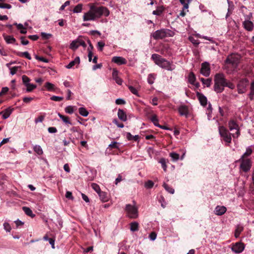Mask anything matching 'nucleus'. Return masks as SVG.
Wrapping results in <instances>:
<instances>
[{"label":"nucleus","instance_id":"69168bd1","mask_svg":"<svg viewBox=\"0 0 254 254\" xmlns=\"http://www.w3.org/2000/svg\"><path fill=\"white\" fill-rule=\"evenodd\" d=\"M8 91V88L7 87H2L0 92V96L6 93Z\"/></svg>","mask_w":254,"mask_h":254},{"label":"nucleus","instance_id":"9b49d317","mask_svg":"<svg viewBox=\"0 0 254 254\" xmlns=\"http://www.w3.org/2000/svg\"><path fill=\"white\" fill-rule=\"evenodd\" d=\"M252 17V13H250L246 17L245 20L243 23L244 28L249 31H251L254 29V24L250 20Z\"/></svg>","mask_w":254,"mask_h":254},{"label":"nucleus","instance_id":"e2e57ef3","mask_svg":"<svg viewBox=\"0 0 254 254\" xmlns=\"http://www.w3.org/2000/svg\"><path fill=\"white\" fill-rule=\"evenodd\" d=\"M44 119V116H40L38 118L35 119V123L37 124L38 123H41L43 121Z\"/></svg>","mask_w":254,"mask_h":254},{"label":"nucleus","instance_id":"a878e982","mask_svg":"<svg viewBox=\"0 0 254 254\" xmlns=\"http://www.w3.org/2000/svg\"><path fill=\"white\" fill-rule=\"evenodd\" d=\"M22 209L25 212V213L27 214L28 216H29L32 218L35 217V215L33 213L32 211L31 210L30 208L24 206L22 207Z\"/></svg>","mask_w":254,"mask_h":254},{"label":"nucleus","instance_id":"f257e3e1","mask_svg":"<svg viewBox=\"0 0 254 254\" xmlns=\"http://www.w3.org/2000/svg\"><path fill=\"white\" fill-rule=\"evenodd\" d=\"M89 7V10L83 15L84 21H95L102 16L107 17L110 15V11L106 7L98 6L96 3H90Z\"/></svg>","mask_w":254,"mask_h":254},{"label":"nucleus","instance_id":"dca6fc26","mask_svg":"<svg viewBox=\"0 0 254 254\" xmlns=\"http://www.w3.org/2000/svg\"><path fill=\"white\" fill-rule=\"evenodd\" d=\"M196 96L198 98L200 104L203 106H205L207 103V100L206 97L201 93L197 92Z\"/></svg>","mask_w":254,"mask_h":254},{"label":"nucleus","instance_id":"2eb2a0df","mask_svg":"<svg viewBox=\"0 0 254 254\" xmlns=\"http://www.w3.org/2000/svg\"><path fill=\"white\" fill-rule=\"evenodd\" d=\"M112 62L118 65L125 64H127V60L122 57L115 56L113 57Z\"/></svg>","mask_w":254,"mask_h":254},{"label":"nucleus","instance_id":"f704fd0d","mask_svg":"<svg viewBox=\"0 0 254 254\" xmlns=\"http://www.w3.org/2000/svg\"><path fill=\"white\" fill-rule=\"evenodd\" d=\"M14 24L17 26V29L20 30L21 33H22V34H26V33L27 30H26V28L24 27L23 25L22 24L15 23Z\"/></svg>","mask_w":254,"mask_h":254},{"label":"nucleus","instance_id":"c9c22d12","mask_svg":"<svg viewBox=\"0 0 254 254\" xmlns=\"http://www.w3.org/2000/svg\"><path fill=\"white\" fill-rule=\"evenodd\" d=\"M163 187L165 190L167 191L168 192L170 193L171 194H173L174 193V189L172 188L171 187L169 186L167 184L164 183Z\"/></svg>","mask_w":254,"mask_h":254},{"label":"nucleus","instance_id":"58836bf2","mask_svg":"<svg viewBox=\"0 0 254 254\" xmlns=\"http://www.w3.org/2000/svg\"><path fill=\"white\" fill-rule=\"evenodd\" d=\"M170 156L172 158L173 161H176L179 160L180 156L179 154L177 153L172 152L170 153Z\"/></svg>","mask_w":254,"mask_h":254},{"label":"nucleus","instance_id":"ddd939ff","mask_svg":"<svg viewBox=\"0 0 254 254\" xmlns=\"http://www.w3.org/2000/svg\"><path fill=\"white\" fill-rule=\"evenodd\" d=\"M244 248V245L243 243L238 242L233 245L231 250L235 253L239 254L243 251Z\"/></svg>","mask_w":254,"mask_h":254},{"label":"nucleus","instance_id":"79ce46f5","mask_svg":"<svg viewBox=\"0 0 254 254\" xmlns=\"http://www.w3.org/2000/svg\"><path fill=\"white\" fill-rule=\"evenodd\" d=\"M181 3L183 5L184 9H188L190 0H179Z\"/></svg>","mask_w":254,"mask_h":254},{"label":"nucleus","instance_id":"393cba45","mask_svg":"<svg viewBox=\"0 0 254 254\" xmlns=\"http://www.w3.org/2000/svg\"><path fill=\"white\" fill-rule=\"evenodd\" d=\"M3 37L7 44H13L16 41L15 39L12 36L3 35Z\"/></svg>","mask_w":254,"mask_h":254},{"label":"nucleus","instance_id":"09e8293b","mask_svg":"<svg viewBox=\"0 0 254 254\" xmlns=\"http://www.w3.org/2000/svg\"><path fill=\"white\" fill-rule=\"evenodd\" d=\"M22 81H23V83L24 84V85H26L30 83V79L27 76H26L25 75H23L22 76Z\"/></svg>","mask_w":254,"mask_h":254},{"label":"nucleus","instance_id":"680f3d73","mask_svg":"<svg viewBox=\"0 0 254 254\" xmlns=\"http://www.w3.org/2000/svg\"><path fill=\"white\" fill-rule=\"evenodd\" d=\"M113 123L116 125L118 127L120 128H123L124 127V125L122 123H119L117 119H114L113 121Z\"/></svg>","mask_w":254,"mask_h":254},{"label":"nucleus","instance_id":"a18cd8bd","mask_svg":"<svg viewBox=\"0 0 254 254\" xmlns=\"http://www.w3.org/2000/svg\"><path fill=\"white\" fill-rule=\"evenodd\" d=\"M91 187L98 194L101 191L99 186L96 184H92Z\"/></svg>","mask_w":254,"mask_h":254},{"label":"nucleus","instance_id":"052dcab7","mask_svg":"<svg viewBox=\"0 0 254 254\" xmlns=\"http://www.w3.org/2000/svg\"><path fill=\"white\" fill-rule=\"evenodd\" d=\"M51 99L54 101H61L63 100V97L57 96H53L51 98Z\"/></svg>","mask_w":254,"mask_h":254},{"label":"nucleus","instance_id":"bf43d9fd","mask_svg":"<svg viewBox=\"0 0 254 254\" xmlns=\"http://www.w3.org/2000/svg\"><path fill=\"white\" fill-rule=\"evenodd\" d=\"M105 46V43L102 41L98 42L97 47L100 51H102L103 49V47Z\"/></svg>","mask_w":254,"mask_h":254},{"label":"nucleus","instance_id":"4be33fe9","mask_svg":"<svg viewBox=\"0 0 254 254\" xmlns=\"http://www.w3.org/2000/svg\"><path fill=\"white\" fill-rule=\"evenodd\" d=\"M248 97L251 100H254V79L251 83L250 92L248 94Z\"/></svg>","mask_w":254,"mask_h":254},{"label":"nucleus","instance_id":"5fc2aeb1","mask_svg":"<svg viewBox=\"0 0 254 254\" xmlns=\"http://www.w3.org/2000/svg\"><path fill=\"white\" fill-rule=\"evenodd\" d=\"M11 5L8 3L0 2V8L10 9Z\"/></svg>","mask_w":254,"mask_h":254},{"label":"nucleus","instance_id":"c03bdc74","mask_svg":"<svg viewBox=\"0 0 254 254\" xmlns=\"http://www.w3.org/2000/svg\"><path fill=\"white\" fill-rule=\"evenodd\" d=\"M159 163L161 164L164 171H166L167 167L166 160L164 158H161L159 161Z\"/></svg>","mask_w":254,"mask_h":254},{"label":"nucleus","instance_id":"aec40b11","mask_svg":"<svg viewBox=\"0 0 254 254\" xmlns=\"http://www.w3.org/2000/svg\"><path fill=\"white\" fill-rule=\"evenodd\" d=\"M13 111V109L8 108L2 112L0 113V114H2V118L3 119H7L11 114Z\"/></svg>","mask_w":254,"mask_h":254},{"label":"nucleus","instance_id":"a19ab883","mask_svg":"<svg viewBox=\"0 0 254 254\" xmlns=\"http://www.w3.org/2000/svg\"><path fill=\"white\" fill-rule=\"evenodd\" d=\"M17 55L20 57H24L28 60H31V57L28 52H24L22 53H19Z\"/></svg>","mask_w":254,"mask_h":254},{"label":"nucleus","instance_id":"412c9836","mask_svg":"<svg viewBox=\"0 0 254 254\" xmlns=\"http://www.w3.org/2000/svg\"><path fill=\"white\" fill-rule=\"evenodd\" d=\"M80 63V59L79 57H76L74 60L71 61L67 65H66V67L67 68H71L75 64H78Z\"/></svg>","mask_w":254,"mask_h":254},{"label":"nucleus","instance_id":"3c124183","mask_svg":"<svg viewBox=\"0 0 254 254\" xmlns=\"http://www.w3.org/2000/svg\"><path fill=\"white\" fill-rule=\"evenodd\" d=\"M189 39L195 46H197L199 44L198 41L195 39V38L192 36H190L189 37Z\"/></svg>","mask_w":254,"mask_h":254},{"label":"nucleus","instance_id":"20e7f679","mask_svg":"<svg viewBox=\"0 0 254 254\" xmlns=\"http://www.w3.org/2000/svg\"><path fill=\"white\" fill-rule=\"evenodd\" d=\"M214 90L217 93L222 92L225 87L226 81L225 75L223 73H218L214 76Z\"/></svg>","mask_w":254,"mask_h":254},{"label":"nucleus","instance_id":"c756f323","mask_svg":"<svg viewBox=\"0 0 254 254\" xmlns=\"http://www.w3.org/2000/svg\"><path fill=\"white\" fill-rule=\"evenodd\" d=\"M156 78V75L153 73H150L148 75L147 77V81L148 83L150 84H152Z\"/></svg>","mask_w":254,"mask_h":254},{"label":"nucleus","instance_id":"f3484780","mask_svg":"<svg viewBox=\"0 0 254 254\" xmlns=\"http://www.w3.org/2000/svg\"><path fill=\"white\" fill-rule=\"evenodd\" d=\"M226 208L224 206H217L214 210V213L217 215H222L226 211Z\"/></svg>","mask_w":254,"mask_h":254},{"label":"nucleus","instance_id":"c85d7f7f","mask_svg":"<svg viewBox=\"0 0 254 254\" xmlns=\"http://www.w3.org/2000/svg\"><path fill=\"white\" fill-rule=\"evenodd\" d=\"M83 9V4L81 3H79L77 5H76L73 9V12L74 13H80Z\"/></svg>","mask_w":254,"mask_h":254},{"label":"nucleus","instance_id":"49530a36","mask_svg":"<svg viewBox=\"0 0 254 254\" xmlns=\"http://www.w3.org/2000/svg\"><path fill=\"white\" fill-rule=\"evenodd\" d=\"M207 116H208V119L209 120H210V118L211 117V113H212V107L211 105L210 104H209L208 107L207 108V112H206Z\"/></svg>","mask_w":254,"mask_h":254},{"label":"nucleus","instance_id":"72a5a7b5","mask_svg":"<svg viewBox=\"0 0 254 254\" xmlns=\"http://www.w3.org/2000/svg\"><path fill=\"white\" fill-rule=\"evenodd\" d=\"M34 151L38 155H42L43 153V150L40 145H36L33 147Z\"/></svg>","mask_w":254,"mask_h":254},{"label":"nucleus","instance_id":"f8f14e48","mask_svg":"<svg viewBox=\"0 0 254 254\" xmlns=\"http://www.w3.org/2000/svg\"><path fill=\"white\" fill-rule=\"evenodd\" d=\"M200 73L204 76H209L210 73V65L208 62H204L201 64Z\"/></svg>","mask_w":254,"mask_h":254},{"label":"nucleus","instance_id":"423d86ee","mask_svg":"<svg viewBox=\"0 0 254 254\" xmlns=\"http://www.w3.org/2000/svg\"><path fill=\"white\" fill-rule=\"evenodd\" d=\"M240 163V169L245 172H248L251 168L252 161L249 158L241 157L238 161Z\"/></svg>","mask_w":254,"mask_h":254},{"label":"nucleus","instance_id":"0eeeda50","mask_svg":"<svg viewBox=\"0 0 254 254\" xmlns=\"http://www.w3.org/2000/svg\"><path fill=\"white\" fill-rule=\"evenodd\" d=\"M219 133L222 138L223 140L227 143L229 144L232 141V133L223 126H220L218 128Z\"/></svg>","mask_w":254,"mask_h":254},{"label":"nucleus","instance_id":"e433bc0d","mask_svg":"<svg viewBox=\"0 0 254 254\" xmlns=\"http://www.w3.org/2000/svg\"><path fill=\"white\" fill-rule=\"evenodd\" d=\"M58 115L64 123H65V124H71V123L69 120L68 117L63 116L59 113L58 114Z\"/></svg>","mask_w":254,"mask_h":254},{"label":"nucleus","instance_id":"2f4dec72","mask_svg":"<svg viewBox=\"0 0 254 254\" xmlns=\"http://www.w3.org/2000/svg\"><path fill=\"white\" fill-rule=\"evenodd\" d=\"M243 227L241 225H238L235 230V237L236 238L239 237L240 233L243 231Z\"/></svg>","mask_w":254,"mask_h":254},{"label":"nucleus","instance_id":"7ed1b4c3","mask_svg":"<svg viewBox=\"0 0 254 254\" xmlns=\"http://www.w3.org/2000/svg\"><path fill=\"white\" fill-rule=\"evenodd\" d=\"M240 60V56L237 54H231L229 55L225 61V68L227 69L229 67L232 66V69L228 70V73H231L237 67Z\"/></svg>","mask_w":254,"mask_h":254},{"label":"nucleus","instance_id":"37998d69","mask_svg":"<svg viewBox=\"0 0 254 254\" xmlns=\"http://www.w3.org/2000/svg\"><path fill=\"white\" fill-rule=\"evenodd\" d=\"M3 228L6 232H10L11 230V227L10 224L6 222H5L3 224Z\"/></svg>","mask_w":254,"mask_h":254},{"label":"nucleus","instance_id":"bb28decb","mask_svg":"<svg viewBox=\"0 0 254 254\" xmlns=\"http://www.w3.org/2000/svg\"><path fill=\"white\" fill-rule=\"evenodd\" d=\"M139 224L137 222H133L130 224V230L132 232H135L138 230Z\"/></svg>","mask_w":254,"mask_h":254},{"label":"nucleus","instance_id":"6e6d98bb","mask_svg":"<svg viewBox=\"0 0 254 254\" xmlns=\"http://www.w3.org/2000/svg\"><path fill=\"white\" fill-rule=\"evenodd\" d=\"M19 68L20 66H18L9 68V69L10 70V74L12 75L15 74Z\"/></svg>","mask_w":254,"mask_h":254},{"label":"nucleus","instance_id":"4468645a","mask_svg":"<svg viewBox=\"0 0 254 254\" xmlns=\"http://www.w3.org/2000/svg\"><path fill=\"white\" fill-rule=\"evenodd\" d=\"M178 111L181 116H185L188 117L189 114V108L185 105H181L178 108Z\"/></svg>","mask_w":254,"mask_h":254},{"label":"nucleus","instance_id":"473e14b6","mask_svg":"<svg viewBox=\"0 0 254 254\" xmlns=\"http://www.w3.org/2000/svg\"><path fill=\"white\" fill-rule=\"evenodd\" d=\"M79 113L82 116L84 117H87L89 114V113L87 111V110L85 108H83V107H80L79 108Z\"/></svg>","mask_w":254,"mask_h":254},{"label":"nucleus","instance_id":"774afa93","mask_svg":"<svg viewBox=\"0 0 254 254\" xmlns=\"http://www.w3.org/2000/svg\"><path fill=\"white\" fill-rule=\"evenodd\" d=\"M156 234L155 232H152L150 234L149 238L151 240L154 241L156 239Z\"/></svg>","mask_w":254,"mask_h":254},{"label":"nucleus","instance_id":"8fccbe9b","mask_svg":"<svg viewBox=\"0 0 254 254\" xmlns=\"http://www.w3.org/2000/svg\"><path fill=\"white\" fill-rule=\"evenodd\" d=\"M154 185V183L151 181L148 180L145 183V187L147 189H151L153 187Z\"/></svg>","mask_w":254,"mask_h":254},{"label":"nucleus","instance_id":"1a4fd4ad","mask_svg":"<svg viewBox=\"0 0 254 254\" xmlns=\"http://www.w3.org/2000/svg\"><path fill=\"white\" fill-rule=\"evenodd\" d=\"M228 127L231 131L236 130L235 133H232V137L234 138H238L240 135V128L238 125L234 121L231 120L228 123Z\"/></svg>","mask_w":254,"mask_h":254},{"label":"nucleus","instance_id":"338daca9","mask_svg":"<svg viewBox=\"0 0 254 254\" xmlns=\"http://www.w3.org/2000/svg\"><path fill=\"white\" fill-rule=\"evenodd\" d=\"M212 80L210 78H207L203 83L204 85L207 87H209L211 85Z\"/></svg>","mask_w":254,"mask_h":254},{"label":"nucleus","instance_id":"f03ea898","mask_svg":"<svg viewBox=\"0 0 254 254\" xmlns=\"http://www.w3.org/2000/svg\"><path fill=\"white\" fill-rule=\"evenodd\" d=\"M151 59L156 64L162 68L167 70L172 71L175 69V65L165 59L162 58L161 56L156 54H153L151 56Z\"/></svg>","mask_w":254,"mask_h":254},{"label":"nucleus","instance_id":"0e129e2a","mask_svg":"<svg viewBox=\"0 0 254 254\" xmlns=\"http://www.w3.org/2000/svg\"><path fill=\"white\" fill-rule=\"evenodd\" d=\"M115 102L117 105H123L126 103L125 101L121 98H118L116 99Z\"/></svg>","mask_w":254,"mask_h":254},{"label":"nucleus","instance_id":"5701e85b","mask_svg":"<svg viewBox=\"0 0 254 254\" xmlns=\"http://www.w3.org/2000/svg\"><path fill=\"white\" fill-rule=\"evenodd\" d=\"M80 43V38H77V39L73 41L70 45V48L75 50L77 49L80 45L79 44Z\"/></svg>","mask_w":254,"mask_h":254},{"label":"nucleus","instance_id":"b1692460","mask_svg":"<svg viewBox=\"0 0 254 254\" xmlns=\"http://www.w3.org/2000/svg\"><path fill=\"white\" fill-rule=\"evenodd\" d=\"M253 149L252 146H249L246 148V152L243 154L241 157L249 158V157L252 154Z\"/></svg>","mask_w":254,"mask_h":254},{"label":"nucleus","instance_id":"13d9d810","mask_svg":"<svg viewBox=\"0 0 254 254\" xmlns=\"http://www.w3.org/2000/svg\"><path fill=\"white\" fill-rule=\"evenodd\" d=\"M225 87H228V88L233 89L235 88V85L234 83L231 82H227L226 81Z\"/></svg>","mask_w":254,"mask_h":254},{"label":"nucleus","instance_id":"4d7b16f0","mask_svg":"<svg viewBox=\"0 0 254 254\" xmlns=\"http://www.w3.org/2000/svg\"><path fill=\"white\" fill-rule=\"evenodd\" d=\"M41 35L42 38L44 39H48L52 36L51 34L46 33L45 32H42Z\"/></svg>","mask_w":254,"mask_h":254},{"label":"nucleus","instance_id":"ea45409f","mask_svg":"<svg viewBox=\"0 0 254 254\" xmlns=\"http://www.w3.org/2000/svg\"><path fill=\"white\" fill-rule=\"evenodd\" d=\"M151 121L155 126L158 127L159 124H158V120L156 115H153L151 118Z\"/></svg>","mask_w":254,"mask_h":254},{"label":"nucleus","instance_id":"7c9ffc66","mask_svg":"<svg viewBox=\"0 0 254 254\" xmlns=\"http://www.w3.org/2000/svg\"><path fill=\"white\" fill-rule=\"evenodd\" d=\"M127 138L128 140H134V141H137L139 138L138 135H132L130 132L127 133Z\"/></svg>","mask_w":254,"mask_h":254},{"label":"nucleus","instance_id":"864d4df0","mask_svg":"<svg viewBox=\"0 0 254 254\" xmlns=\"http://www.w3.org/2000/svg\"><path fill=\"white\" fill-rule=\"evenodd\" d=\"M128 89L129 90V91L133 94L135 95H137L138 96V91L137 90L134 88V87L132 86H128Z\"/></svg>","mask_w":254,"mask_h":254},{"label":"nucleus","instance_id":"de8ad7c7","mask_svg":"<svg viewBox=\"0 0 254 254\" xmlns=\"http://www.w3.org/2000/svg\"><path fill=\"white\" fill-rule=\"evenodd\" d=\"M45 87L49 91H52L54 89V85L50 82H46Z\"/></svg>","mask_w":254,"mask_h":254},{"label":"nucleus","instance_id":"603ef678","mask_svg":"<svg viewBox=\"0 0 254 254\" xmlns=\"http://www.w3.org/2000/svg\"><path fill=\"white\" fill-rule=\"evenodd\" d=\"M65 111L66 113L71 114L73 113V107L72 106H68L65 108Z\"/></svg>","mask_w":254,"mask_h":254},{"label":"nucleus","instance_id":"6e6552de","mask_svg":"<svg viewBox=\"0 0 254 254\" xmlns=\"http://www.w3.org/2000/svg\"><path fill=\"white\" fill-rule=\"evenodd\" d=\"M125 210L128 217L131 219H135L138 217V209L135 205L127 204Z\"/></svg>","mask_w":254,"mask_h":254},{"label":"nucleus","instance_id":"4c0bfd02","mask_svg":"<svg viewBox=\"0 0 254 254\" xmlns=\"http://www.w3.org/2000/svg\"><path fill=\"white\" fill-rule=\"evenodd\" d=\"M189 81L191 84H194L195 81V76L193 72L190 73L189 75Z\"/></svg>","mask_w":254,"mask_h":254},{"label":"nucleus","instance_id":"a211bd4d","mask_svg":"<svg viewBox=\"0 0 254 254\" xmlns=\"http://www.w3.org/2000/svg\"><path fill=\"white\" fill-rule=\"evenodd\" d=\"M98 195L99 196L100 200L102 202H107L109 199V196L108 195L107 193L105 191H101L98 193Z\"/></svg>","mask_w":254,"mask_h":254},{"label":"nucleus","instance_id":"39448f33","mask_svg":"<svg viewBox=\"0 0 254 254\" xmlns=\"http://www.w3.org/2000/svg\"><path fill=\"white\" fill-rule=\"evenodd\" d=\"M175 35L174 32L168 29H162L155 31L152 34L154 39H161L167 37H173Z\"/></svg>","mask_w":254,"mask_h":254},{"label":"nucleus","instance_id":"9d476101","mask_svg":"<svg viewBox=\"0 0 254 254\" xmlns=\"http://www.w3.org/2000/svg\"><path fill=\"white\" fill-rule=\"evenodd\" d=\"M248 83L249 81L246 78L242 79L240 80L237 85V90L239 94H242L246 92Z\"/></svg>","mask_w":254,"mask_h":254},{"label":"nucleus","instance_id":"6ab92c4d","mask_svg":"<svg viewBox=\"0 0 254 254\" xmlns=\"http://www.w3.org/2000/svg\"><path fill=\"white\" fill-rule=\"evenodd\" d=\"M118 116L119 119L123 122L127 120V116L124 110L119 109L118 111Z\"/></svg>","mask_w":254,"mask_h":254},{"label":"nucleus","instance_id":"cd10ccee","mask_svg":"<svg viewBox=\"0 0 254 254\" xmlns=\"http://www.w3.org/2000/svg\"><path fill=\"white\" fill-rule=\"evenodd\" d=\"M25 86L26 87V89L25 90V92L26 93L32 91L34 89H35L37 87L36 85L31 83H29Z\"/></svg>","mask_w":254,"mask_h":254}]
</instances>
